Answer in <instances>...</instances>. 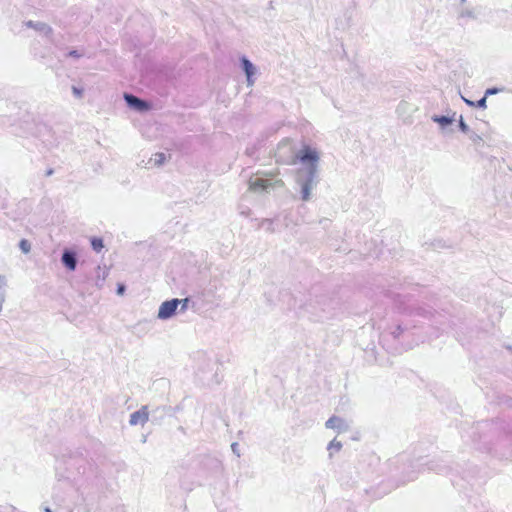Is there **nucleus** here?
<instances>
[{"mask_svg": "<svg viewBox=\"0 0 512 512\" xmlns=\"http://www.w3.org/2000/svg\"><path fill=\"white\" fill-rule=\"evenodd\" d=\"M338 421V419L336 417H331L327 422H326V427L327 428H334L335 425H336V422Z\"/></svg>", "mask_w": 512, "mask_h": 512, "instance_id": "9d476101", "label": "nucleus"}, {"mask_svg": "<svg viewBox=\"0 0 512 512\" xmlns=\"http://www.w3.org/2000/svg\"><path fill=\"white\" fill-rule=\"evenodd\" d=\"M91 245H92V248L97 252H100L101 249L104 247L103 240L98 237H94L91 239Z\"/></svg>", "mask_w": 512, "mask_h": 512, "instance_id": "6e6552de", "label": "nucleus"}, {"mask_svg": "<svg viewBox=\"0 0 512 512\" xmlns=\"http://www.w3.org/2000/svg\"><path fill=\"white\" fill-rule=\"evenodd\" d=\"M149 418L148 407L143 406L138 411L134 412L130 416V424L131 425H144Z\"/></svg>", "mask_w": 512, "mask_h": 512, "instance_id": "20e7f679", "label": "nucleus"}, {"mask_svg": "<svg viewBox=\"0 0 512 512\" xmlns=\"http://www.w3.org/2000/svg\"><path fill=\"white\" fill-rule=\"evenodd\" d=\"M485 103H486V98H485V97H483L482 99H480V100L478 101V106H480V107H484V106H485Z\"/></svg>", "mask_w": 512, "mask_h": 512, "instance_id": "ddd939ff", "label": "nucleus"}, {"mask_svg": "<svg viewBox=\"0 0 512 512\" xmlns=\"http://www.w3.org/2000/svg\"><path fill=\"white\" fill-rule=\"evenodd\" d=\"M298 158L302 163H310L313 169H315L319 156L316 150L310 148L309 146H304L299 152Z\"/></svg>", "mask_w": 512, "mask_h": 512, "instance_id": "7ed1b4c3", "label": "nucleus"}, {"mask_svg": "<svg viewBox=\"0 0 512 512\" xmlns=\"http://www.w3.org/2000/svg\"><path fill=\"white\" fill-rule=\"evenodd\" d=\"M62 263L68 270L74 271L77 264L75 254L70 251H65L62 255Z\"/></svg>", "mask_w": 512, "mask_h": 512, "instance_id": "423d86ee", "label": "nucleus"}, {"mask_svg": "<svg viewBox=\"0 0 512 512\" xmlns=\"http://www.w3.org/2000/svg\"><path fill=\"white\" fill-rule=\"evenodd\" d=\"M73 93L77 96V97H81L82 96V90L77 88V87H73Z\"/></svg>", "mask_w": 512, "mask_h": 512, "instance_id": "9b49d317", "label": "nucleus"}, {"mask_svg": "<svg viewBox=\"0 0 512 512\" xmlns=\"http://www.w3.org/2000/svg\"><path fill=\"white\" fill-rule=\"evenodd\" d=\"M269 178H250L248 181L249 190L253 192L265 191L272 186H284L281 179L275 180L273 183L271 179L279 175V171L269 172L265 174Z\"/></svg>", "mask_w": 512, "mask_h": 512, "instance_id": "f257e3e1", "label": "nucleus"}, {"mask_svg": "<svg viewBox=\"0 0 512 512\" xmlns=\"http://www.w3.org/2000/svg\"><path fill=\"white\" fill-rule=\"evenodd\" d=\"M330 447H334L337 450H339L341 448V444L339 442L337 444H334V442H331Z\"/></svg>", "mask_w": 512, "mask_h": 512, "instance_id": "4468645a", "label": "nucleus"}, {"mask_svg": "<svg viewBox=\"0 0 512 512\" xmlns=\"http://www.w3.org/2000/svg\"><path fill=\"white\" fill-rule=\"evenodd\" d=\"M21 250L24 252V253H28L30 251V248H31V245L29 243V241L23 239L20 241V244H19Z\"/></svg>", "mask_w": 512, "mask_h": 512, "instance_id": "1a4fd4ad", "label": "nucleus"}, {"mask_svg": "<svg viewBox=\"0 0 512 512\" xmlns=\"http://www.w3.org/2000/svg\"><path fill=\"white\" fill-rule=\"evenodd\" d=\"M125 100L127 101V103L129 105L135 107L139 111H144V110H147L149 108V105L145 101H143V100H141V99H139V98H137V97H135L133 95L126 94L125 95Z\"/></svg>", "mask_w": 512, "mask_h": 512, "instance_id": "39448f33", "label": "nucleus"}, {"mask_svg": "<svg viewBox=\"0 0 512 512\" xmlns=\"http://www.w3.org/2000/svg\"><path fill=\"white\" fill-rule=\"evenodd\" d=\"M69 54H70V56H73V57H79V55L76 51H71Z\"/></svg>", "mask_w": 512, "mask_h": 512, "instance_id": "dca6fc26", "label": "nucleus"}, {"mask_svg": "<svg viewBox=\"0 0 512 512\" xmlns=\"http://www.w3.org/2000/svg\"><path fill=\"white\" fill-rule=\"evenodd\" d=\"M180 302H183V306H185L188 302V299H184L182 301L178 299H172L163 302L159 308L158 317L161 319H167L171 317L175 313Z\"/></svg>", "mask_w": 512, "mask_h": 512, "instance_id": "f03ea898", "label": "nucleus"}, {"mask_svg": "<svg viewBox=\"0 0 512 512\" xmlns=\"http://www.w3.org/2000/svg\"><path fill=\"white\" fill-rule=\"evenodd\" d=\"M124 290H125L124 285H123V284H120V285L118 286V290H117V292H118V294H119V295H122V294L124 293Z\"/></svg>", "mask_w": 512, "mask_h": 512, "instance_id": "f8f14e48", "label": "nucleus"}, {"mask_svg": "<svg viewBox=\"0 0 512 512\" xmlns=\"http://www.w3.org/2000/svg\"><path fill=\"white\" fill-rule=\"evenodd\" d=\"M242 65H243L244 71L246 73L247 79L250 82V79H251L252 75L254 74V67L251 64V62L249 60H247L246 58L242 59Z\"/></svg>", "mask_w": 512, "mask_h": 512, "instance_id": "0eeeda50", "label": "nucleus"}, {"mask_svg": "<svg viewBox=\"0 0 512 512\" xmlns=\"http://www.w3.org/2000/svg\"><path fill=\"white\" fill-rule=\"evenodd\" d=\"M308 198V185L304 187V199Z\"/></svg>", "mask_w": 512, "mask_h": 512, "instance_id": "2eb2a0df", "label": "nucleus"}]
</instances>
